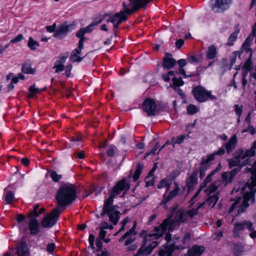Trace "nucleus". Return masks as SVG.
<instances>
[{"label": "nucleus", "instance_id": "nucleus-31", "mask_svg": "<svg viewBox=\"0 0 256 256\" xmlns=\"http://www.w3.org/2000/svg\"><path fill=\"white\" fill-rule=\"evenodd\" d=\"M189 138L188 134H182L175 138H173L172 139V142L173 144V146H174L176 144H180L183 142L185 139H187Z\"/></svg>", "mask_w": 256, "mask_h": 256}, {"label": "nucleus", "instance_id": "nucleus-47", "mask_svg": "<svg viewBox=\"0 0 256 256\" xmlns=\"http://www.w3.org/2000/svg\"><path fill=\"white\" fill-rule=\"evenodd\" d=\"M116 150V148L114 145H111L106 151L107 156L108 157L114 156Z\"/></svg>", "mask_w": 256, "mask_h": 256}, {"label": "nucleus", "instance_id": "nucleus-41", "mask_svg": "<svg viewBox=\"0 0 256 256\" xmlns=\"http://www.w3.org/2000/svg\"><path fill=\"white\" fill-rule=\"evenodd\" d=\"M114 210V208L112 206V205H106L104 204L103 209H102V212L101 214L102 216H104V214H110V212H112Z\"/></svg>", "mask_w": 256, "mask_h": 256}, {"label": "nucleus", "instance_id": "nucleus-48", "mask_svg": "<svg viewBox=\"0 0 256 256\" xmlns=\"http://www.w3.org/2000/svg\"><path fill=\"white\" fill-rule=\"evenodd\" d=\"M188 113L190 114H194L198 112V108L193 104H190L187 107Z\"/></svg>", "mask_w": 256, "mask_h": 256}, {"label": "nucleus", "instance_id": "nucleus-26", "mask_svg": "<svg viewBox=\"0 0 256 256\" xmlns=\"http://www.w3.org/2000/svg\"><path fill=\"white\" fill-rule=\"evenodd\" d=\"M222 184V182L221 180H218L214 182L206 190V194L210 195L212 193L214 192L220 187Z\"/></svg>", "mask_w": 256, "mask_h": 256}, {"label": "nucleus", "instance_id": "nucleus-53", "mask_svg": "<svg viewBox=\"0 0 256 256\" xmlns=\"http://www.w3.org/2000/svg\"><path fill=\"white\" fill-rule=\"evenodd\" d=\"M53 68L56 69V72H58L64 70V64H58V62H56Z\"/></svg>", "mask_w": 256, "mask_h": 256}, {"label": "nucleus", "instance_id": "nucleus-17", "mask_svg": "<svg viewBox=\"0 0 256 256\" xmlns=\"http://www.w3.org/2000/svg\"><path fill=\"white\" fill-rule=\"evenodd\" d=\"M174 188L170 192L168 195L166 196V194H164L160 204H166L178 194V192L180 190L179 185L178 183L176 182H174Z\"/></svg>", "mask_w": 256, "mask_h": 256}, {"label": "nucleus", "instance_id": "nucleus-43", "mask_svg": "<svg viewBox=\"0 0 256 256\" xmlns=\"http://www.w3.org/2000/svg\"><path fill=\"white\" fill-rule=\"evenodd\" d=\"M243 246L241 244H233L232 251L234 254L238 256L242 252Z\"/></svg>", "mask_w": 256, "mask_h": 256}, {"label": "nucleus", "instance_id": "nucleus-16", "mask_svg": "<svg viewBox=\"0 0 256 256\" xmlns=\"http://www.w3.org/2000/svg\"><path fill=\"white\" fill-rule=\"evenodd\" d=\"M83 48L84 44L81 42H78V48L72 50L70 56V60L72 62H80L82 60L84 57H80V54H81Z\"/></svg>", "mask_w": 256, "mask_h": 256}, {"label": "nucleus", "instance_id": "nucleus-30", "mask_svg": "<svg viewBox=\"0 0 256 256\" xmlns=\"http://www.w3.org/2000/svg\"><path fill=\"white\" fill-rule=\"evenodd\" d=\"M228 3V0H216L215 3L212 5V9L216 12H219L220 9Z\"/></svg>", "mask_w": 256, "mask_h": 256}, {"label": "nucleus", "instance_id": "nucleus-8", "mask_svg": "<svg viewBox=\"0 0 256 256\" xmlns=\"http://www.w3.org/2000/svg\"><path fill=\"white\" fill-rule=\"evenodd\" d=\"M16 222L20 224V228L24 233H26L28 230L30 234H32V210H30L28 214V217H26L22 214H19L16 217Z\"/></svg>", "mask_w": 256, "mask_h": 256}, {"label": "nucleus", "instance_id": "nucleus-63", "mask_svg": "<svg viewBox=\"0 0 256 256\" xmlns=\"http://www.w3.org/2000/svg\"><path fill=\"white\" fill-rule=\"evenodd\" d=\"M246 132H250L252 134H254L256 132L255 128L252 126H249L246 129L244 130L242 132V133Z\"/></svg>", "mask_w": 256, "mask_h": 256}, {"label": "nucleus", "instance_id": "nucleus-59", "mask_svg": "<svg viewBox=\"0 0 256 256\" xmlns=\"http://www.w3.org/2000/svg\"><path fill=\"white\" fill-rule=\"evenodd\" d=\"M68 52L65 53L64 54L63 56H60V60H56V62H58V64H63L64 63L66 59L68 58Z\"/></svg>", "mask_w": 256, "mask_h": 256}, {"label": "nucleus", "instance_id": "nucleus-50", "mask_svg": "<svg viewBox=\"0 0 256 256\" xmlns=\"http://www.w3.org/2000/svg\"><path fill=\"white\" fill-rule=\"evenodd\" d=\"M50 176L52 180L56 182L59 181L62 178V175L57 174L56 172L55 171H52L50 174Z\"/></svg>", "mask_w": 256, "mask_h": 256}, {"label": "nucleus", "instance_id": "nucleus-4", "mask_svg": "<svg viewBox=\"0 0 256 256\" xmlns=\"http://www.w3.org/2000/svg\"><path fill=\"white\" fill-rule=\"evenodd\" d=\"M158 228V227L154 228V232L152 234H150L144 237L141 247L134 256H146L152 252L153 249L158 246V243L156 241L150 242V238L152 236H156V238H158L162 236H158L156 234L157 232L156 231V228Z\"/></svg>", "mask_w": 256, "mask_h": 256}, {"label": "nucleus", "instance_id": "nucleus-35", "mask_svg": "<svg viewBox=\"0 0 256 256\" xmlns=\"http://www.w3.org/2000/svg\"><path fill=\"white\" fill-rule=\"evenodd\" d=\"M171 184V181L169 179L164 178L160 180V184L158 185V188L160 189L164 187H166L168 191L170 189Z\"/></svg>", "mask_w": 256, "mask_h": 256}, {"label": "nucleus", "instance_id": "nucleus-32", "mask_svg": "<svg viewBox=\"0 0 256 256\" xmlns=\"http://www.w3.org/2000/svg\"><path fill=\"white\" fill-rule=\"evenodd\" d=\"M200 208L198 206L196 208H192L190 210L185 211L186 220H192L194 216L198 214V210Z\"/></svg>", "mask_w": 256, "mask_h": 256}, {"label": "nucleus", "instance_id": "nucleus-52", "mask_svg": "<svg viewBox=\"0 0 256 256\" xmlns=\"http://www.w3.org/2000/svg\"><path fill=\"white\" fill-rule=\"evenodd\" d=\"M252 55V52H251L250 54V57L248 58V60H247V61L245 63L244 66V68H242V69H247V70H250L251 69L252 66V62H251Z\"/></svg>", "mask_w": 256, "mask_h": 256}, {"label": "nucleus", "instance_id": "nucleus-28", "mask_svg": "<svg viewBox=\"0 0 256 256\" xmlns=\"http://www.w3.org/2000/svg\"><path fill=\"white\" fill-rule=\"evenodd\" d=\"M217 54L216 48L214 45L208 47L206 52V56L208 59L212 60L216 57Z\"/></svg>", "mask_w": 256, "mask_h": 256}, {"label": "nucleus", "instance_id": "nucleus-19", "mask_svg": "<svg viewBox=\"0 0 256 256\" xmlns=\"http://www.w3.org/2000/svg\"><path fill=\"white\" fill-rule=\"evenodd\" d=\"M238 144V139L236 134L232 136L228 142L224 144L226 152L231 153L236 148Z\"/></svg>", "mask_w": 256, "mask_h": 256}, {"label": "nucleus", "instance_id": "nucleus-42", "mask_svg": "<svg viewBox=\"0 0 256 256\" xmlns=\"http://www.w3.org/2000/svg\"><path fill=\"white\" fill-rule=\"evenodd\" d=\"M256 150V141L254 142L250 149L247 150L245 152L246 157L252 156L254 155Z\"/></svg>", "mask_w": 256, "mask_h": 256}, {"label": "nucleus", "instance_id": "nucleus-51", "mask_svg": "<svg viewBox=\"0 0 256 256\" xmlns=\"http://www.w3.org/2000/svg\"><path fill=\"white\" fill-rule=\"evenodd\" d=\"M128 221L129 218L128 217H126L121 222L122 226L120 228L119 230L114 234V236L118 235V233H120L122 231H123L125 229L126 225L128 222Z\"/></svg>", "mask_w": 256, "mask_h": 256}, {"label": "nucleus", "instance_id": "nucleus-20", "mask_svg": "<svg viewBox=\"0 0 256 256\" xmlns=\"http://www.w3.org/2000/svg\"><path fill=\"white\" fill-rule=\"evenodd\" d=\"M70 26L63 24L60 25L54 34V37L59 38L65 36L69 30Z\"/></svg>", "mask_w": 256, "mask_h": 256}, {"label": "nucleus", "instance_id": "nucleus-38", "mask_svg": "<svg viewBox=\"0 0 256 256\" xmlns=\"http://www.w3.org/2000/svg\"><path fill=\"white\" fill-rule=\"evenodd\" d=\"M240 30H236L234 32L232 33L228 38L226 44L228 46L233 45V42L236 40L237 38V35L239 32Z\"/></svg>", "mask_w": 256, "mask_h": 256}, {"label": "nucleus", "instance_id": "nucleus-62", "mask_svg": "<svg viewBox=\"0 0 256 256\" xmlns=\"http://www.w3.org/2000/svg\"><path fill=\"white\" fill-rule=\"evenodd\" d=\"M240 170V168H234L232 170L229 172V174L231 178H232L238 174V172Z\"/></svg>", "mask_w": 256, "mask_h": 256}, {"label": "nucleus", "instance_id": "nucleus-3", "mask_svg": "<svg viewBox=\"0 0 256 256\" xmlns=\"http://www.w3.org/2000/svg\"><path fill=\"white\" fill-rule=\"evenodd\" d=\"M75 186L72 184H66L60 186L57 192L56 198L58 204L64 206L70 204L76 198Z\"/></svg>", "mask_w": 256, "mask_h": 256}, {"label": "nucleus", "instance_id": "nucleus-61", "mask_svg": "<svg viewBox=\"0 0 256 256\" xmlns=\"http://www.w3.org/2000/svg\"><path fill=\"white\" fill-rule=\"evenodd\" d=\"M56 248L55 244L54 243H50L47 245L46 250L50 253H52Z\"/></svg>", "mask_w": 256, "mask_h": 256}, {"label": "nucleus", "instance_id": "nucleus-15", "mask_svg": "<svg viewBox=\"0 0 256 256\" xmlns=\"http://www.w3.org/2000/svg\"><path fill=\"white\" fill-rule=\"evenodd\" d=\"M218 194L219 192H216L212 195L208 196L205 202L202 203H198V208H202L205 205L210 206L211 208H214L219 199Z\"/></svg>", "mask_w": 256, "mask_h": 256}, {"label": "nucleus", "instance_id": "nucleus-25", "mask_svg": "<svg viewBox=\"0 0 256 256\" xmlns=\"http://www.w3.org/2000/svg\"><path fill=\"white\" fill-rule=\"evenodd\" d=\"M204 250V246H194L188 252V256H200Z\"/></svg>", "mask_w": 256, "mask_h": 256}, {"label": "nucleus", "instance_id": "nucleus-5", "mask_svg": "<svg viewBox=\"0 0 256 256\" xmlns=\"http://www.w3.org/2000/svg\"><path fill=\"white\" fill-rule=\"evenodd\" d=\"M192 94L196 100L200 102H204L208 100H216L217 97L212 94L211 91L206 90L204 87L198 86L193 88Z\"/></svg>", "mask_w": 256, "mask_h": 256}, {"label": "nucleus", "instance_id": "nucleus-22", "mask_svg": "<svg viewBox=\"0 0 256 256\" xmlns=\"http://www.w3.org/2000/svg\"><path fill=\"white\" fill-rule=\"evenodd\" d=\"M3 202L4 204H11L16 200L14 192L11 190L6 191L4 190V193L2 196Z\"/></svg>", "mask_w": 256, "mask_h": 256}, {"label": "nucleus", "instance_id": "nucleus-1", "mask_svg": "<svg viewBox=\"0 0 256 256\" xmlns=\"http://www.w3.org/2000/svg\"><path fill=\"white\" fill-rule=\"evenodd\" d=\"M186 220L185 211L182 208H178L176 205L170 210V214L164 219L160 225L156 228V234L163 235L167 230L172 231L174 228Z\"/></svg>", "mask_w": 256, "mask_h": 256}, {"label": "nucleus", "instance_id": "nucleus-23", "mask_svg": "<svg viewBox=\"0 0 256 256\" xmlns=\"http://www.w3.org/2000/svg\"><path fill=\"white\" fill-rule=\"evenodd\" d=\"M166 56L163 58L162 66L166 69L172 68L176 63L174 59L172 58V54L166 53Z\"/></svg>", "mask_w": 256, "mask_h": 256}, {"label": "nucleus", "instance_id": "nucleus-27", "mask_svg": "<svg viewBox=\"0 0 256 256\" xmlns=\"http://www.w3.org/2000/svg\"><path fill=\"white\" fill-rule=\"evenodd\" d=\"M22 71L24 74H32V62L30 60H26L22 64Z\"/></svg>", "mask_w": 256, "mask_h": 256}, {"label": "nucleus", "instance_id": "nucleus-7", "mask_svg": "<svg viewBox=\"0 0 256 256\" xmlns=\"http://www.w3.org/2000/svg\"><path fill=\"white\" fill-rule=\"evenodd\" d=\"M130 188L128 183L126 182V179H122L118 182L113 187L109 198L104 201V204L112 205L114 198L122 190L128 191Z\"/></svg>", "mask_w": 256, "mask_h": 256}, {"label": "nucleus", "instance_id": "nucleus-58", "mask_svg": "<svg viewBox=\"0 0 256 256\" xmlns=\"http://www.w3.org/2000/svg\"><path fill=\"white\" fill-rule=\"evenodd\" d=\"M236 58V52L232 53V55L230 56V68H232V66L235 64Z\"/></svg>", "mask_w": 256, "mask_h": 256}, {"label": "nucleus", "instance_id": "nucleus-10", "mask_svg": "<svg viewBox=\"0 0 256 256\" xmlns=\"http://www.w3.org/2000/svg\"><path fill=\"white\" fill-rule=\"evenodd\" d=\"M156 104L154 99L146 98L141 106L143 111L146 112L148 116H155L156 113Z\"/></svg>", "mask_w": 256, "mask_h": 256}, {"label": "nucleus", "instance_id": "nucleus-14", "mask_svg": "<svg viewBox=\"0 0 256 256\" xmlns=\"http://www.w3.org/2000/svg\"><path fill=\"white\" fill-rule=\"evenodd\" d=\"M102 22V19H100L98 22H93L88 26L80 29L76 34V36L80 38L79 42L84 44V41L86 39L84 35L86 33L91 32L92 30V27L100 24Z\"/></svg>", "mask_w": 256, "mask_h": 256}, {"label": "nucleus", "instance_id": "nucleus-54", "mask_svg": "<svg viewBox=\"0 0 256 256\" xmlns=\"http://www.w3.org/2000/svg\"><path fill=\"white\" fill-rule=\"evenodd\" d=\"M201 56H188V60L190 62H198L201 60Z\"/></svg>", "mask_w": 256, "mask_h": 256}, {"label": "nucleus", "instance_id": "nucleus-18", "mask_svg": "<svg viewBox=\"0 0 256 256\" xmlns=\"http://www.w3.org/2000/svg\"><path fill=\"white\" fill-rule=\"evenodd\" d=\"M16 254L18 256H29L30 252L26 241H22L17 244Z\"/></svg>", "mask_w": 256, "mask_h": 256}, {"label": "nucleus", "instance_id": "nucleus-29", "mask_svg": "<svg viewBox=\"0 0 256 256\" xmlns=\"http://www.w3.org/2000/svg\"><path fill=\"white\" fill-rule=\"evenodd\" d=\"M137 225L136 220L134 222L133 226L126 232L119 240V242H122L127 237L132 236H135L137 232L135 230Z\"/></svg>", "mask_w": 256, "mask_h": 256}, {"label": "nucleus", "instance_id": "nucleus-55", "mask_svg": "<svg viewBox=\"0 0 256 256\" xmlns=\"http://www.w3.org/2000/svg\"><path fill=\"white\" fill-rule=\"evenodd\" d=\"M24 38L23 35L21 34H20L14 38L12 39L10 41V42L12 44L16 43L22 41L24 39Z\"/></svg>", "mask_w": 256, "mask_h": 256}, {"label": "nucleus", "instance_id": "nucleus-49", "mask_svg": "<svg viewBox=\"0 0 256 256\" xmlns=\"http://www.w3.org/2000/svg\"><path fill=\"white\" fill-rule=\"evenodd\" d=\"M145 181L146 182V186L148 187L149 186H152L154 182V176H148L145 178Z\"/></svg>", "mask_w": 256, "mask_h": 256}, {"label": "nucleus", "instance_id": "nucleus-57", "mask_svg": "<svg viewBox=\"0 0 256 256\" xmlns=\"http://www.w3.org/2000/svg\"><path fill=\"white\" fill-rule=\"evenodd\" d=\"M218 170L217 169H215L214 170H212L209 174L208 175L206 178L205 179L204 181L207 184L209 183L212 180V177L217 172Z\"/></svg>", "mask_w": 256, "mask_h": 256}, {"label": "nucleus", "instance_id": "nucleus-56", "mask_svg": "<svg viewBox=\"0 0 256 256\" xmlns=\"http://www.w3.org/2000/svg\"><path fill=\"white\" fill-rule=\"evenodd\" d=\"M191 234L190 232L186 233L182 240V244L184 245L187 244L190 240Z\"/></svg>", "mask_w": 256, "mask_h": 256}, {"label": "nucleus", "instance_id": "nucleus-21", "mask_svg": "<svg viewBox=\"0 0 256 256\" xmlns=\"http://www.w3.org/2000/svg\"><path fill=\"white\" fill-rule=\"evenodd\" d=\"M210 162L212 161L207 156L202 158L199 168L200 178H202L205 176L206 171L210 167Z\"/></svg>", "mask_w": 256, "mask_h": 256}, {"label": "nucleus", "instance_id": "nucleus-60", "mask_svg": "<svg viewBox=\"0 0 256 256\" xmlns=\"http://www.w3.org/2000/svg\"><path fill=\"white\" fill-rule=\"evenodd\" d=\"M245 226H246V228L250 231H253L254 230V228L253 226V224L252 222L250 220H244Z\"/></svg>", "mask_w": 256, "mask_h": 256}, {"label": "nucleus", "instance_id": "nucleus-13", "mask_svg": "<svg viewBox=\"0 0 256 256\" xmlns=\"http://www.w3.org/2000/svg\"><path fill=\"white\" fill-rule=\"evenodd\" d=\"M198 170L194 168L191 174H188L186 182L189 192L192 190L198 184Z\"/></svg>", "mask_w": 256, "mask_h": 256}, {"label": "nucleus", "instance_id": "nucleus-39", "mask_svg": "<svg viewBox=\"0 0 256 256\" xmlns=\"http://www.w3.org/2000/svg\"><path fill=\"white\" fill-rule=\"evenodd\" d=\"M252 33H253V36H252L251 35H250L246 38L244 44L242 46V49L246 50L247 52H248L249 50L248 46L252 40L253 37L254 36H256V34L254 32H252Z\"/></svg>", "mask_w": 256, "mask_h": 256}, {"label": "nucleus", "instance_id": "nucleus-37", "mask_svg": "<svg viewBox=\"0 0 256 256\" xmlns=\"http://www.w3.org/2000/svg\"><path fill=\"white\" fill-rule=\"evenodd\" d=\"M143 168V165L141 164L140 163H138L136 164V168L135 170L134 174L133 176V178L134 181H136L138 180L139 178L141 173L142 171Z\"/></svg>", "mask_w": 256, "mask_h": 256}, {"label": "nucleus", "instance_id": "nucleus-6", "mask_svg": "<svg viewBox=\"0 0 256 256\" xmlns=\"http://www.w3.org/2000/svg\"><path fill=\"white\" fill-rule=\"evenodd\" d=\"M130 188L128 183L126 182V179H122L118 182L113 187L109 198L104 201V204L112 205L114 198L122 190L128 191Z\"/></svg>", "mask_w": 256, "mask_h": 256}, {"label": "nucleus", "instance_id": "nucleus-34", "mask_svg": "<svg viewBox=\"0 0 256 256\" xmlns=\"http://www.w3.org/2000/svg\"><path fill=\"white\" fill-rule=\"evenodd\" d=\"M120 212L118 211L114 212L109 214L110 220L116 225L117 224L120 218Z\"/></svg>", "mask_w": 256, "mask_h": 256}, {"label": "nucleus", "instance_id": "nucleus-44", "mask_svg": "<svg viewBox=\"0 0 256 256\" xmlns=\"http://www.w3.org/2000/svg\"><path fill=\"white\" fill-rule=\"evenodd\" d=\"M234 233H236L240 230H243L245 226L244 220L242 222H236L234 224Z\"/></svg>", "mask_w": 256, "mask_h": 256}, {"label": "nucleus", "instance_id": "nucleus-9", "mask_svg": "<svg viewBox=\"0 0 256 256\" xmlns=\"http://www.w3.org/2000/svg\"><path fill=\"white\" fill-rule=\"evenodd\" d=\"M62 210L58 206L52 210L51 212L44 218L42 221V225L44 228H50L58 220L59 216Z\"/></svg>", "mask_w": 256, "mask_h": 256}, {"label": "nucleus", "instance_id": "nucleus-33", "mask_svg": "<svg viewBox=\"0 0 256 256\" xmlns=\"http://www.w3.org/2000/svg\"><path fill=\"white\" fill-rule=\"evenodd\" d=\"M226 150L224 148H220L218 149V150L214 151V153L208 155L207 157L208 158L209 160L212 161L214 160L216 156H222L224 154Z\"/></svg>", "mask_w": 256, "mask_h": 256}, {"label": "nucleus", "instance_id": "nucleus-46", "mask_svg": "<svg viewBox=\"0 0 256 256\" xmlns=\"http://www.w3.org/2000/svg\"><path fill=\"white\" fill-rule=\"evenodd\" d=\"M228 166L230 168L234 166H238L240 164V160L238 158H232L228 160Z\"/></svg>", "mask_w": 256, "mask_h": 256}, {"label": "nucleus", "instance_id": "nucleus-36", "mask_svg": "<svg viewBox=\"0 0 256 256\" xmlns=\"http://www.w3.org/2000/svg\"><path fill=\"white\" fill-rule=\"evenodd\" d=\"M232 178H231L229 174V172H224L222 174V182H224V186H225L228 183L231 182L232 180Z\"/></svg>", "mask_w": 256, "mask_h": 256}, {"label": "nucleus", "instance_id": "nucleus-2", "mask_svg": "<svg viewBox=\"0 0 256 256\" xmlns=\"http://www.w3.org/2000/svg\"><path fill=\"white\" fill-rule=\"evenodd\" d=\"M129 8L125 2H122L123 10L115 14L113 16L107 20V22L118 23L120 24L122 21L127 19V15H130L142 8H146L149 0H128Z\"/></svg>", "mask_w": 256, "mask_h": 256}, {"label": "nucleus", "instance_id": "nucleus-64", "mask_svg": "<svg viewBox=\"0 0 256 256\" xmlns=\"http://www.w3.org/2000/svg\"><path fill=\"white\" fill-rule=\"evenodd\" d=\"M21 163L23 166H28L30 164V160L28 158H23L21 160Z\"/></svg>", "mask_w": 256, "mask_h": 256}, {"label": "nucleus", "instance_id": "nucleus-45", "mask_svg": "<svg viewBox=\"0 0 256 256\" xmlns=\"http://www.w3.org/2000/svg\"><path fill=\"white\" fill-rule=\"evenodd\" d=\"M172 80L174 84L172 86L179 87L184 84V82L180 77L179 78L174 77L172 78Z\"/></svg>", "mask_w": 256, "mask_h": 256}, {"label": "nucleus", "instance_id": "nucleus-12", "mask_svg": "<svg viewBox=\"0 0 256 256\" xmlns=\"http://www.w3.org/2000/svg\"><path fill=\"white\" fill-rule=\"evenodd\" d=\"M249 206V204L247 200H242L241 198H238L234 203L231 206L229 209V213H231L233 210L238 208H239L238 210V214H240L241 213L246 212V210Z\"/></svg>", "mask_w": 256, "mask_h": 256}, {"label": "nucleus", "instance_id": "nucleus-40", "mask_svg": "<svg viewBox=\"0 0 256 256\" xmlns=\"http://www.w3.org/2000/svg\"><path fill=\"white\" fill-rule=\"evenodd\" d=\"M234 158L240 159H244L246 158L245 152L242 148H240L236 151L234 154Z\"/></svg>", "mask_w": 256, "mask_h": 256}, {"label": "nucleus", "instance_id": "nucleus-24", "mask_svg": "<svg viewBox=\"0 0 256 256\" xmlns=\"http://www.w3.org/2000/svg\"><path fill=\"white\" fill-rule=\"evenodd\" d=\"M184 246H172V247H166L164 248H162L160 250L159 256H173L172 253L174 249H184Z\"/></svg>", "mask_w": 256, "mask_h": 256}, {"label": "nucleus", "instance_id": "nucleus-11", "mask_svg": "<svg viewBox=\"0 0 256 256\" xmlns=\"http://www.w3.org/2000/svg\"><path fill=\"white\" fill-rule=\"evenodd\" d=\"M46 210L44 207L40 208L39 204H36L33 207V235L37 234L40 232V224L36 218Z\"/></svg>", "mask_w": 256, "mask_h": 256}]
</instances>
